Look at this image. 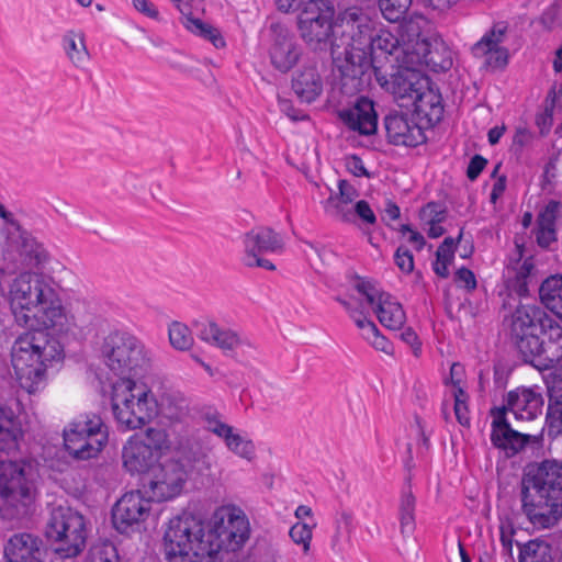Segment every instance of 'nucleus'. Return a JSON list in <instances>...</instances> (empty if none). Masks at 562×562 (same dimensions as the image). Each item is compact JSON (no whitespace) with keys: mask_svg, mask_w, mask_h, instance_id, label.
Wrapping results in <instances>:
<instances>
[{"mask_svg":"<svg viewBox=\"0 0 562 562\" xmlns=\"http://www.w3.org/2000/svg\"><path fill=\"white\" fill-rule=\"evenodd\" d=\"M9 296L16 324L29 331L52 330L60 335L71 329L72 321L59 294L43 274L20 273L10 285Z\"/></svg>","mask_w":562,"mask_h":562,"instance_id":"obj_1","label":"nucleus"},{"mask_svg":"<svg viewBox=\"0 0 562 562\" xmlns=\"http://www.w3.org/2000/svg\"><path fill=\"white\" fill-rule=\"evenodd\" d=\"M509 338L521 360L540 371L562 360V326L538 304L519 303L515 307Z\"/></svg>","mask_w":562,"mask_h":562,"instance_id":"obj_2","label":"nucleus"},{"mask_svg":"<svg viewBox=\"0 0 562 562\" xmlns=\"http://www.w3.org/2000/svg\"><path fill=\"white\" fill-rule=\"evenodd\" d=\"M521 510L537 527L550 528L562 517V460L527 467L521 477Z\"/></svg>","mask_w":562,"mask_h":562,"instance_id":"obj_3","label":"nucleus"},{"mask_svg":"<svg viewBox=\"0 0 562 562\" xmlns=\"http://www.w3.org/2000/svg\"><path fill=\"white\" fill-rule=\"evenodd\" d=\"M65 358L64 344L50 331H27L15 340L12 362L20 386L29 394L43 390L47 368Z\"/></svg>","mask_w":562,"mask_h":562,"instance_id":"obj_4","label":"nucleus"},{"mask_svg":"<svg viewBox=\"0 0 562 562\" xmlns=\"http://www.w3.org/2000/svg\"><path fill=\"white\" fill-rule=\"evenodd\" d=\"M218 535L193 514L183 512L168 522L164 553L168 562H216Z\"/></svg>","mask_w":562,"mask_h":562,"instance_id":"obj_5","label":"nucleus"},{"mask_svg":"<svg viewBox=\"0 0 562 562\" xmlns=\"http://www.w3.org/2000/svg\"><path fill=\"white\" fill-rule=\"evenodd\" d=\"M373 20L359 7L339 12L335 23L331 60L337 70H352L366 61V43L373 31Z\"/></svg>","mask_w":562,"mask_h":562,"instance_id":"obj_6","label":"nucleus"},{"mask_svg":"<svg viewBox=\"0 0 562 562\" xmlns=\"http://www.w3.org/2000/svg\"><path fill=\"white\" fill-rule=\"evenodd\" d=\"M111 406L121 430L139 429L157 414V402L151 392L133 379H120L113 384Z\"/></svg>","mask_w":562,"mask_h":562,"instance_id":"obj_7","label":"nucleus"},{"mask_svg":"<svg viewBox=\"0 0 562 562\" xmlns=\"http://www.w3.org/2000/svg\"><path fill=\"white\" fill-rule=\"evenodd\" d=\"M102 355L109 369L121 379L140 376L150 366L144 344L127 331L110 333L103 340Z\"/></svg>","mask_w":562,"mask_h":562,"instance_id":"obj_8","label":"nucleus"},{"mask_svg":"<svg viewBox=\"0 0 562 562\" xmlns=\"http://www.w3.org/2000/svg\"><path fill=\"white\" fill-rule=\"evenodd\" d=\"M336 11L330 0H308L296 16L297 32L314 52H330L335 38Z\"/></svg>","mask_w":562,"mask_h":562,"instance_id":"obj_9","label":"nucleus"},{"mask_svg":"<svg viewBox=\"0 0 562 562\" xmlns=\"http://www.w3.org/2000/svg\"><path fill=\"white\" fill-rule=\"evenodd\" d=\"M45 536L56 543L55 551L60 557H77L86 544L85 518L71 507H54L46 522Z\"/></svg>","mask_w":562,"mask_h":562,"instance_id":"obj_10","label":"nucleus"},{"mask_svg":"<svg viewBox=\"0 0 562 562\" xmlns=\"http://www.w3.org/2000/svg\"><path fill=\"white\" fill-rule=\"evenodd\" d=\"M68 454L78 461L97 458L108 442V427L99 416L80 417L69 423L63 431Z\"/></svg>","mask_w":562,"mask_h":562,"instance_id":"obj_11","label":"nucleus"},{"mask_svg":"<svg viewBox=\"0 0 562 562\" xmlns=\"http://www.w3.org/2000/svg\"><path fill=\"white\" fill-rule=\"evenodd\" d=\"M169 448L168 436L161 428L149 427L143 435L132 436L123 447L125 470L132 474L147 473L155 467L164 450Z\"/></svg>","mask_w":562,"mask_h":562,"instance_id":"obj_12","label":"nucleus"},{"mask_svg":"<svg viewBox=\"0 0 562 562\" xmlns=\"http://www.w3.org/2000/svg\"><path fill=\"white\" fill-rule=\"evenodd\" d=\"M398 61L397 70H419L422 66L428 70H451L453 67L452 50L439 40L417 38L403 50V58Z\"/></svg>","mask_w":562,"mask_h":562,"instance_id":"obj_13","label":"nucleus"},{"mask_svg":"<svg viewBox=\"0 0 562 562\" xmlns=\"http://www.w3.org/2000/svg\"><path fill=\"white\" fill-rule=\"evenodd\" d=\"M244 255L241 262L247 268L276 270V265L266 259V254H280L285 243L282 235L271 227L259 226L247 232L243 237Z\"/></svg>","mask_w":562,"mask_h":562,"instance_id":"obj_14","label":"nucleus"},{"mask_svg":"<svg viewBox=\"0 0 562 562\" xmlns=\"http://www.w3.org/2000/svg\"><path fill=\"white\" fill-rule=\"evenodd\" d=\"M412 45L413 43L411 42L401 45L398 38L393 33L384 29L376 31L373 25L371 36L366 43V61L361 63V65H355V68L360 70H380L384 67L382 61L386 60L393 69L397 70L398 60L403 58V50Z\"/></svg>","mask_w":562,"mask_h":562,"instance_id":"obj_15","label":"nucleus"},{"mask_svg":"<svg viewBox=\"0 0 562 562\" xmlns=\"http://www.w3.org/2000/svg\"><path fill=\"white\" fill-rule=\"evenodd\" d=\"M187 471L178 461L169 460L143 477V488L149 499L165 502L178 496L187 482Z\"/></svg>","mask_w":562,"mask_h":562,"instance_id":"obj_16","label":"nucleus"},{"mask_svg":"<svg viewBox=\"0 0 562 562\" xmlns=\"http://www.w3.org/2000/svg\"><path fill=\"white\" fill-rule=\"evenodd\" d=\"M215 518L218 521L212 527L211 530L218 535L220 552L236 551L249 538V521L245 513L236 506L222 507L215 513Z\"/></svg>","mask_w":562,"mask_h":562,"instance_id":"obj_17","label":"nucleus"},{"mask_svg":"<svg viewBox=\"0 0 562 562\" xmlns=\"http://www.w3.org/2000/svg\"><path fill=\"white\" fill-rule=\"evenodd\" d=\"M386 142L397 147L415 148L427 142L425 128L407 112L391 109L383 117Z\"/></svg>","mask_w":562,"mask_h":562,"instance_id":"obj_18","label":"nucleus"},{"mask_svg":"<svg viewBox=\"0 0 562 562\" xmlns=\"http://www.w3.org/2000/svg\"><path fill=\"white\" fill-rule=\"evenodd\" d=\"M149 497L145 498L140 491L124 494L112 509V520L121 533L128 532L135 525L145 521L150 512Z\"/></svg>","mask_w":562,"mask_h":562,"instance_id":"obj_19","label":"nucleus"},{"mask_svg":"<svg viewBox=\"0 0 562 562\" xmlns=\"http://www.w3.org/2000/svg\"><path fill=\"white\" fill-rule=\"evenodd\" d=\"M379 85L390 92L400 106H408L412 98L426 85L425 72H374Z\"/></svg>","mask_w":562,"mask_h":562,"instance_id":"obj_20","label":"nucleus"},{"mask_svg":"<svg viewBox=\"0 0 562 562\" xmlns=\"http://www.w3.org/2000/svg\"><path fill=\"white\" fill-rule=\"evenodd\" d=\"M493 418L491 425V442L507 456L513 457L520 452L531 440V436L515 430L507 416L504 415V408L493 407L490 411Z\"/></svg>","mask_w":562,"mask_h":562,"instance_id":"obj_21","label":"nucleus"},{"mask_svg":"<svg viewBox=\"0 0 562 562\" xmlns=\"http://www.w3.org/2000/svg\"><path fill=\"white\" fill-rule=\"evenodd\" d=\"M505 33V26L495 25L472 46L473 56L483 59L481 70L483 68L498 69L507 66L508 49L502 46Z\"/></svg>","mask_w":562,"mask_h":562,"instance_id":"obj_22","label":"nucleus"},{"mask_svg":"<svg viewBox=\"0 0 562 562\" xmlns=\"http://www.w3.org/2000/svg\"><path fill=\"white\" fill-rule=\"evenodd\" d=\"M413 106L412 116L425 130L435 127L443 117L445 106L442 95L439 90L430 87V82L426 83L409 101Z\"/></svg>","mask_w":562,"mask_h":562,"instance_id":"obj_23","label":"nucleus"},{"mask_svg":"<svg viewBox=\"0 0 562 562\" xmlns=\"http://www.w3.org/2000/svg\"><path fill=\"white\" fill-rule=\"evenodd\" d=\"M543 397L541 393L529 387H517L509 391L499 408L504 415L512 413L517 420H533L542 412Z\"/></svg>","mask_w":562,"mask_h":562,"instance_id":"obj_24","label":"nucleus"},{"mask_svg":"<svg viewBox=\"0 0 562 562\" xmlns=\"http://www.w3.org/2000/svg\"><path fill=\"white\" fill-rule=\"evenodd\" d=\"M338 116L348 128L361 135H372L378 130L374 103L367 97H359L352 106L340 110Z\"/></svg>","mask_w":562,"mask_h":562,"instance_id":"obj_25","label":"nucleus"},{"mask_svg":"<svg viewBox=\"0 0 562 562\" xmlns=\"http://www.w3.org/2000/svg\"><path fill=\"white\" fill-rule=\"evenodd\" d=\"M43 541L29 532L14 533L4 546L5 562H45Z\"/></svg>","mask_w":562,"mask_h":562,"instance_id":"obj_26","label":"nucleus"},{"mask_svg":"<svg viewBox=\"0 0 562 562\" xmlns=\"http://www.w3.org/2000/svg\"><path fill=\"white\" fill-rule=\"evenodd\" d=\"M199 337L223 350L225 355H233L238 350L246 352L255 349L254 345L245 337L239 336L232 329L222 328L215 322H207L201 325Z\"/></svg>","mask_w":562,"mask_h":562,"instance_id":"obj_27","label":"nucleus"},{"mask_svg":"<svg viewBox=\"0 0 562 562\" xmlns=\"http://www.w3.org/2000/svg\"><path fill=\"white\" fill-rule=\"evenodd\" d=\"M336 196H329L324 202L325 212L330 216L336 217L345 223H356V218L360 221L358 226L363 229L366 234L370 232L366 231L363 226H373L376 224L378 218L372 207L366 200H359L353 206V211L345 210L339 203H337Z\"/></svg>","mask_w":562,"mask_h":562,"instance_id":"obj_28","label":"nucleus"},{"mask_svg":"<svg viewBox=\"0 0 562 562\" xmlns=\"http://www.w3.org/2000/svg\"><path fill=\"white\" fill-rule=\"evenodd\" d=\"M379 322L392 330L401 329L406 321V314L401 305L390 293L382 294L379 304L374 308Z\"/></svg>","mask_w":562,"mask_h":562,"instance_id":"obj_29","label":"nucleus"},{"mask_svg":"<svg viewBox=\"0 0 562 562\" xmlns=\"http://www.w3.org/2000/svg\"><path fill=\"white\" fill-rule=\"evenodd\" d=\"M292 89L301 102L312 103L323 92V80L318 72H296Z\"/></svg>","mask_w":562,"mask_h":562,"instance_id":"obj_30","label":"nucleus"},{"mask_svg":"<svg viewBox=\"0 0 562 562\" xmlns=\"http://www.w3.org/2000/svg\"><path fill=\"white\" fill-rule=\"evenodd\" d=\"M539 297L546 308L562 321V276H550L539 286Z\"/></svg>","mask_w":562,"mask_h":562,"instance_id":"obj_31","label":"nucleus"},{"mask_svg":"<svg viewBox=\"0 0 562 562\" xmlns=\"http://www.w3.org/2000/svg\"><path fill=\"white\" fill-rule=\"evenodd\" d=\"M535 262L532 257L526 258L517 268H513V276L506 281V288L510 293L519 297L529 295V283L535 271Z\"/></svg>","mask_w":562,"mask_h":562,"instance_id":"obj_32","label":"nucleus"},{"mask_svg":"<svg viewBox=\"0 0 562 562\" xmlns=\"http://www.w3.org/2000/svg\"><path fill=\"white\" fill-rule=\"evenodd\" d=\"M301 56V49L291 42L277 43L270 50L272 65L278 70H291Z\"/></svg>","mask_w":562,"mask_h":562,"instance_id":"obj_33","label":"nucleus"},{"mask_svg":"<svg viewBox=\"0 0 562 562\" xmlns=\"http://www.w3.org/2000/svg\"><path fill=\"white\" fill-rule=\"evenodd\" d=\"M546 426L549 437L557 438L562 435V386L550 393Z\"/></svg>","mask_w":562,"mask_h":562,"instance_id":"obj_34","label":"nucleus"},{"mask_svg":"<svg viewBox=\"0 0 562 562\" xmlns=\"http://www.w3.org/2000/svg\"><path fill=\"white\" fill-rule=\"evenodd\" d=\"M182 24L193 34L210 41L216 48L225 46V41L217 29L193 18L191 9L188 14H182Z\"/></svg>","mask_w":562,"mask_h":562,"instance_id":"obj_35","label":"nucleus"},{"mask_svg":"<svg viewBox=\"0 0 562 562\" xmlns=\"http://www.w3.org/2000/svg\"><path fill=\"white\" fill-rule=\"evenodd\" d=\"M415 507L416 497L408 486L402 491L398 507L401 532L403 536H411L415 530Z\"/></svg>","mask_w":562,"mask_h":562,"instance_id":"obj_36","label":"nucleus"},{"mask_svg":"<svg viewBox=\"0 0 562 562\" xmlns=\"http://www.w3.org/2000/svg\"><path fill=\"white\" fill-rule=\"evenodd\" d=\"M551 560L550 546L544 542L530 540L519 548V562H551Z\"/></svg>","mask_w":562,"mask_h":562,"instance_id":"obj_37","label":"nucleus"},{"mask_svg":"<svg viewBox=\"0 0 562 562\" xmlns=\"http://www.w3.org/2000/svg\"><path fill=\"white\" fill-rule=\"evenodd\" d=\"M64 49L74 65L78 67V63L88 56L83 42V35L74 31H68L63 37Z\"/></svg>","mask_w":562,"mask_h":562,"instance_id":"obj_38","label":"nucleus"},{"mask_svg":"<svg viewBox=\"0 0 562 562\" xmlns=\"http://www.w3.org/2000/svg\"><path fill=\"white\" fill-rule=\"evenodd\" d=\"M21 254L29 259L30 265L41 266L48 260V252L45 247L33 237L21 235Z\"/></svg>","mask_w":562,"mask_h":562,"instance_id":"obj_39","label":"nucleus"},{"mask_svg":"<svg viewBox=\"0 0 562 562\" xmlns=\"http://www.w3.org/2000/svg\"><path fill=\"white\" fill-rule=\"evenodd\" d=\"M413 0H379L380 11L385 20L400 22L412 5Z\"/></svg>","mask_w":562,"mask_h":562,"instance_id":"obj_40","label":"nucleus"},{"mask_svg":"<svg viewBox=\"0 0 562 562\" xmlns=\"http://www.w3.org/2000/svg\"><path fill=\"white\" fill-rule=\"evenodd\" d=\"M169 341L178 350H188L193 345V337L189 327L180 322L169 326Z\"/></svg>","mask_w":562,"mask_h":562,"instance_id":"obj_41","label":"nucleus"},{"mask_svg":"<svg viewBox=\"0 0 562 562\" xmlns=\"http://www.w3.org/2000/svg\"><path fill=\"white\" fill-rule=\"evenodd\" d=\"M454 398V415L458 423L462 426H470V413L468 408L469 394L459 385V381L454 382V390L452 391Z\"/></svg>","mask_w":562,"mask_h":562,"instance_id":"obj_42","label":"nucleus"},{"mask_svg":"<svg viewBox=\"0 0 562 562\" xmlns=\"http://www.w3.org/2000/svg\"><path fill=\"white\" fill-rule=\"evenodd\" d=\"M226 447L237 456L251 460L255 456V446L251 440H247L234 430L224 440Z\"/></svg>","mask_w":562,"mask_h":562,"instance_id":"obj_43","label":"nucleus"},{"mask_svg":"<svg viewBox=\"0 0 562 562\" xmlns=\"http://www.w3.org/2000/svg\"><path fill=\"white\" fill-rule=\"evenodd\" d=\"M202 419L205 429L223 440L234 430V427L222 420L221 414L216 411L204 413Z\"/></svg>","mask_w":562,"mask_h":562,"instance_id":"obj_44","label":"nucleus"},{"mask_svg":"<svg viewBox=\"0 0 562 562\" xmlns=\"http://www.w3.org/2000/svg\"><path fill=\"white\" fill-rule=\"evenodd\" d=\"M356 283L353 284L355 290L366 297L368 305L374 308L379 304V299L382 294H389L387 292L381 291L376 288L375 282L372 280L356 276Z\"/></svg>","mask_w":562,"mask_h":562,"instance_id":"obj_45","label":"nucleus"},{"mask_svg":"<svg viewBox=\"0 0 562 562\" xmlns=\"http://www.w3.org/2000/svg\"><path fill=\"white\" fill-rule=\"evenodd\" d=\"M289 535L295 543L303 546L305 552L308 551L312 539V529L307 524L301 521L294 524L291 527Z\"/></svg>","mask_w":562,"mask_h":562,"instance_id":"obj_46","label":"nucleus"},{"mask_svg":"<svg viewBox=\"0 0 562 562\" xmlns=\"http://www.w3.org/2000/svg\"><path fill=\"white\" fill-rule=\"evenodd\" d=\"M560 202L551 200L546 205L544 210L540 212L538 217L539 227L555 228V221L560 210Z\"/></svg>","mask_w":562,"mask_h":562,"instance_id":"obj_47","label":"nucleus"},{"mask_svg":"<svg viewBox=\"0 0 562 562\" xmlns=\"http://www.w3.org/2000/svg\"><path fill=\"white\" fill-rule=\"evenodd\" d=\"M90 562H119L115 547L103 544L92 548L90 551Z\"/></svg>","mask_w":562,"mask_h":562,"instance_id":"obj_48","label":"nucleus"},{"mask_svg":"<svg viewBox=\"0 0 562 562\" xmlns=\"http://www.w3.org/2000/svg\"><path fill=\"white\" fill-rule=\"evenodd\" d=\"M394 261L398 269L404 273H411L414 270V257L408 248L398 246L394 254Z\"/></svg>","mask_w":562,"mask_h":562,"instance_id":"obj_49","label":"nucleus"},{"mask_svg":"<svg viewBox=\"0 0 562 562\" xmlns=\"http://www.w3.org/2000/svg\"><path fill=\"white\" fill-rule=\"evenodd\" d=\"M338 194H331L330 196H336L337 203L341 206L351 203L359 194L355 187L344 179L338 181Z\"/></svg>","mask_w":562,"mask_h":562,"instance_id":"obj_50","label":"nucleus"},{"mask_svg":"<svg viewBox=\"0 0 562 562\" xmlns=\"http://www.w3.org/2000/svg\"><path fill=\"white\" fill-rule=\"evenodd\" d=\"M454 282L468 291H473L476 288V279L474 273L465 267L457 270L454 274Z\"/></svg>","mask_w":562,"mask_h":562,"instance_id":"obj_51","label":"nucleus"},{"mask_svg":"<svg viewBox=\"0 0 562 562\" xmlns=\"http://www.w3.org/2000/svg\"><path fill=\"white\" fill-rule=\"evenodd\" d=\"M531 133L526 127H518L514 134L510 150L520 155L522 148L531 140Z\"/></svg>","mask_w":562,"mask_h":562,"instance_id":"obj_52","label":"nucleus"},{"mask_svg":"<svg viewBox=\"0 0 562 562\" xmlns=\"http://www.w3.org/2000/svg\"><path fill=\"white\" fill-rule=\"evenodd\" d=\"M554 93V90L551 91ZM555 94H553L552 103H554ZM552 115H553V104L551 106H546L544 111L536 116V124L540 128V134L546 135L549 133L550 127L552 125Z\"/></svg>","mask_w":562,"mask_h":562,"instance_id":"obj_53","label":"nucleus"},{"mask_svg":"<svg viewBox=\"0 0 562 562\" xmlns=\"http://www.w3.org/2000/svg\"><path fill=\"white\" fill-rule=\"evenodd\" d=\"M355 324L362 331V337L370 341L379 331L376 325L363 313L355 321Z\"/></svg>","mask_w":562,"mask_h":562,"instance_id":"obj_54","label":"nucleus"},{"mask_svg":"<svg viewBox=\"0 0 562 562\" xmlns=\"http://www.w3.org/2000/svg\"><path fill=\"white\" fill-rule=\"evenodd\" d=\"M486 165H487V159L486 158H484L482 155H479V154L474 155L470 159V162L468 165L467 177L471 181L476 180L479 178V176L481 175V172L486 167Z\"/></svg>","mask_w":562,"mask_h":562,"instance_id":"obj_55","label":"nucleus"},{"mask_svg":"<svg viewBox=\"0 0 562 562\" xmlns=\"http://www.w3.org/2000/svg\"><path fill=\"white\" fill-rule=\"evenodd\" d=\"M347 170L355 177L370 178V173L364 167L362 159L358 155H350L346 158Z\"/></svg>","mask_w":562,"mask_h":562,"instance_id":"obj_56","label":"nucleus"},{"mask_svg":"<svg viewBox=\"0 0 562 562\" xmlns=\"http://www.w3.org/2000/svg\"><path fill=\"white\" fill-rule=\"evenodd\" d=\"M424 217L431 222H443L446 218V210L437 202H429L423 209Z\"/></svg>","mask_w":562,"mask_h":562,"instance_id":"obj_57","label":"nucleus"},{"mask_svg":"<svg viewBox=\"0 0 562 562\" xmlns=\"http://www.w3.org/2000/svg\"><path fill=\"white\" fill-rule=\"evenodd\" d=\"M133 7L139 13L150 19H158L159 12L155 4L149 0H132Z\"/></svg>","mask_w":562,"mask_h":562,"instance_id":"obj_58","label":"nucleus"},{"mask_svg":"<svg viewBox=\"0 0 562 562\" xmlns=\"http://www.w3.org/2000/svg\"><path fill=\"white\" fill-rule=\"evenodd\" d=\"M400 337L404 342L412 347L414 355L418 357L422 351V344L417 334L411 327H407L401 333Z\"/></svg>","mask_w":562,"mask_h":562,"instance_id":"obj_59","label":"nucleus"},{"mask_svg":"<svg viewBox=\"0 0 562 562\" xmlns=\"http://www.w3.org/2000/svg\"><path fill=\"white\" fill-rule=\"evenodd\" d=\"M341 91L346 94H352L358 91L360 85V78L351 76L350 72H340Z\"/></svg>","mask_w":562,"mask_h":562,"instance_id":"obj_60","label":"nucleus"},{"mask_svg":"<svg viewBox=\"0 0 562 562\" xmlns=\"http://www.w3.org/2000/svg\"><path fill=\"white\" fill-rule=\"evenodd\" d=\"M557 240L555 228L539 227L537 234L538 245L541 247H549V245Z\"/></svg>","mask_w":562,"mask_h":562,"instance_id":"obj_61","label":"nucleus"},{"mask_svg":"<svg viewBox=\"0 0 562 562\" xmlns=\"http://www.w3.org/2000/svg\"><path fill=\"white\" fill-rule=\"evenodd\" d=\"M281 111L285 113V115L292 121H303L307 119V115L302 113L299 110H295L294 106L285 100L280 101Z\"/></svg>","mask_w":562,"mask_h":562,"instance_id":"obj_62","label":"nucleus"},{"mask_svg":"<svg viewBox=\"0 0 562 562\" xmlns=\"http://www.w3.org/2000/svg\"><path fill=\"white\" fill-rule=\"evenodd\" d=\"M336 301L344 306V308L347 311V313L353 319V322L358 317H360L361 314L364 313V308L361 304H359L358 306H353L349 301H347L340 296H337Z\"/></svg>","mask_w":562,"mask_h":562,"instance_id":"obj_63","label":"nucleus"},{"mask_svg":"<svg viewBox=\"0 0 562 562\" xmlns=\"http://www.w3.org/2000/svg\"><path fill=\"white\" fill-rule=\"evenodd\" d=\"M376 350L385 353L392 352V344L378 331V334L369 341Z\"/></svg>","mask_w":562,"mask_h":562,"instance_id":"obj_64","label":"nucleus"}]
</instances>
